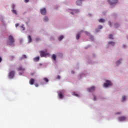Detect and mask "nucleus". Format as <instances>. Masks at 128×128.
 <instances>
[{
    "label": "nucleus",
    "mask_w": 128,
    "mask_h": 128,
    "mask_svg": "<svg viewBox=\"0 0 128 128\" xmlns=\"http://www.w3.org/2000/svg\"><path fill=\"white\" fill-rule=\"evenodd\" d=\"M84 32V30H82L79 32H78L76 34V40H80V34Z\"/></svg>",
    "instance_id": "nucleus-10"
},
{
    "label": "nucleus",
    "mask_w": 128,
    "mask_h": 128,
    "mask_svg": "<svg viewBox=\"0 0 128 128\" xmlns=\"http://www.w3.org/2000/svg\"><path fill=\"white\" fill-rule=\"evenodd\" d=\"M2 57H0V62H2Z\"/></svg>",
    "instance_id": "nucleus-52"
},
{
    "label": "nucleus",
    "mask_w": 128,
    "mask_h": 128,
    "mask_svg": "<svg viewBox=\"0 0 128 128\" xmlns=\"http://www.w3.org/2000/svg\"><path fill=\"white\" fill-rule=\"evenodd\" d=\"M90 16H92V14H89Z\"/></svg>",
    "instance_id": "nucleus-57"
},
{
    "label": "nucleus",
    "mask_w": 128,
    "mask_h": 128,
    "mask_svg": "<svg viewBox=\"0 0 128 128\" xmlns=\"http://www.w3.org/2000/svg\"><path fill=\"white\" fill-rule=\"evenodd\" d=\"M108 38L110 40H112V34H110Z\"/></svg>",
    "instance_id": "nucleus-33"
},
{
    "label": "nucleus",
    "mask_w": 128,
    "mask_h": 128,
    "mask_svg": "<svg viewBox=\"0 0 128 128\" xmlns=\"http://www.w3.org/2000/svg\"><path fill=\"white\" fill-rule=\"evenodd\" d=\"M15 26H16V28H18V26H20V24H16Z\"/></svg>",
    "instance_id": "nucleus-48"
},
{
    "label": "nucleus",
    "mask_w": 128,
    "mask_h": 128,
    "mask_svg": "<svg viewBox=\"0 0 128 128\" xmlns=\"http://www.w3.org/2000/svg\"><path fill=\"white\" fill-rule=\"evenodd\" d=\"M100 29H99L98 28H97L96 29V32H100Z\"/></svg>",
    "instance_id": "nucleus-40"
},
{
    "label": "nucleus",
    "mask_w": 128,
    "mask_h": 128,
    "mask_svg": "<svg viewBox=\"0 0 128 128\" xmlns=\"http://www.w3.org/2000/svg\"><path fill=\"white\" fill-rule=\"evenodd\" d=\"M28 43L32 42V36H30V35L28 36Z\"/></svg>",
    "instance_id": "nucleus-21"
},
{
    "label": "nucleus",
    "mask_w": 128,
    "mask_h": 128,
    "mask_svg": "<svg viewBox=\"0 0 128 128\" xmlns=\"http://www.w3.org/2000/svg\"><path fill=\"white\" fill-rule=\"evenodd\" d=\"M87 90L89 92H94V90H96V86H92L90 87V88H88Z\"/></svg>",
    "instance_id": "nucleus-11"
},
{
    "label": "nucleus",
    "mask_w": 128,
    "mask_h": 128,
    "mask_svg": "<svg viewBox=\"0 0 128 128\" xmlns=\"http://www.w3.org/2000/svg\"><path fill=\"white\" fill-rule=\"evenodd\" d=\"M122 46H123L124 48H126V44H124L122 45Z\"/></svg>",
    "instance_id": "nucleus-46"
},
{
    "label": "nucleus",
    "mask_w": 128,
    "mask_h": 128,
    "mask_svg": "<svg viewBox=\"0 0 128 128\" xmlns=\"http://www.w3.org/2000/svg\"><path fill=\"white\" fill-rule=\"evenodd\" d=\"M112 83L110 80H105V82L103 84V88H108L110 86H112Z\"/></svg>",
    "instance_id": "nucleus-2"
},
{
    "label": "nucleus",
    "mask_w": 128,
    "mask_h": 128,
    "mask_svg": "<svg viewBox=\"0 0 128 128\" xmlns=\"http://www.w3.org/2000/svg\"><path fill=\"white\" fill-rule=\"evenodd\" d=\"M72 96H77V98H80V96L76 94V92H72Z\"/></svg>",
    "instance_id": "nucleus-28"
},
{
    "label": "nucleus",
    "mask_w": 128,
    "mask_h": 128,
    "mask_svg": "<svg viewBox=\"0 0 128 128\" xmlns=\"http://www.w3.org/2000/svg\"><path fill=\"white\" fill-rule=\"evenodd\" d=\"M22 56H23V58H28V56L26 54H22Z\"/></svg>",
    "instance_id": "nucleus-37"
},
{
    "label": "nucleus",
    "mask_w": 128,
    "mask_h": 128,
    "mask_svg": "<svg viewBox=\"0 0 128 128\" xmlns=\"http://www.w3.org/2000/svg\"><path fill=\"white\" fill-rule=\"evenodd\" d=\"M57 78H58V80H60V76H58Z\"/></svg>",
    "instance_id": "nucleus-47"
},
{
    "label": "nucleus",
    "mask_w": 128,
    "mask_h": 128,
    "mask_svg": "<svg viewBox=\"0 0 128 128\" xmlns=\"http://www.w3.org/2000/svg\"><path fill=\"white\" fill-rule=\"evenodd\" d=\"M64 35H62V36H58V40L59 42H62V40L64 39Z\"/></svg>",
    "instance_id": "nucleus-20"
},
{
    "label": "nucleus",
    "mask_w": 128,
    "mask_h": 128,
    "mask_svg": "<svg viewBox=\"0 0 128 128\" xmlns=\"http://www.w3.org/2000/svg\"><path fill=\"white\" fill-rule=\"evenodd\" d=\"M98 28L100 29V30H102V25H99V26H98Z\"/></svg>",
    "instance_id": "nucleus-38"
},
{
    "label": "nucleus",
    "mask_w": 128,
    "mask_h": 128,
    "mask_svg": "<svg viewBox=\"0 0 128 128\" xmlns=\"http://www.w3.org/2000/svg\"><path fill=\"white\" fill-rule=\"evenodd\" d=\"M84 74H81L80 75V78H82V75H83Z\"/></svg>",
    "instance_id": "nucleus-55"
},
{
    "label": "nucleus",
    "mask_w": 128,
    "mask_h": 128,
    "mask_svg": "<svg viewBox=\"0 0 128 128\" xmlns=\"http://www.w3.org/2000/svg\"><path fill=\"white\" fill-rule=\"evenodd\" d=\"M58 94V98L60 100H62L64 98V90H62L57 92Z\"/></svg>",
    "instance_id": "nucleus-5"
},
{
    "label": "nucleus",
    "mask_w": 128,
    "mask_h": 128,
    "mask_svg": "<svg viewBox=\"0 0 128 128\" xmlns=\"http://www.w3.org/2000/svg\"><path fill=\"white\" fill-rule=\"evenodd\" d=\"M11 12L13 13L14 14H18V12H16V10H12Z\"/></svg>",
    "instance_id": "nucleus-25"
},
{
    "label": "nucleus",
    "mask_w": 128,
    "mask_h": 128,
    "mask_svg": "<svg viewBox=\"0 0 128 128\" xmlns=\"http://www.w3.org/2000/svg\"><path fill=\"white\" fill-rule=\"evenodd\" d=\"M34 84V79H31L30 80V84Z\"/></svg>",
    "instance_id": "nucleus-24"
},
{
    "label": "nucleus",
    "mask_w": 128,
    "mask_h": 128,
    "mask_svg": "<svg viewBox=\"0 0 128 128\" xmlns=\"http://www.w3.org/2000/svg\"><path fill=\"white\" fill-rule=\"evenodd\" d=\"M34 62H38L40 60V56H36L33 58Z\"/></svg>",
    "instance_id": "nucleus-19"
},
{
    "label": "nucleus",
    "mask_w": 128,
    "mask_h": 128,
    "mask_svg": "<svg viewBox=\"0 0 128 128\" xmlns=\"http://www.w3.org/2000/svg\"><path fill=\"white\" fill-rule=\"evenodd\" d=\"M50 40L51 42H54V37L52 36H51L50 38Z\"/></svg>",
    "instance_id": "nucleus-31"
},
{
    "label": "nucleus",
    "mask_w": 128,
    "mask_h": 128,
    "mask_svg": "<svg viewBox=\"0 0 128 128\" xmlns=\"http://www.w3.org/2000/svg\"><path fill=\"white\" fill-rule=\"evenodd\" d=\"M16 41L12 35L9 36L8 40L6 42L7 46H16Z\"/></svg>",
    "instance_id": "nucleus-1"
},
{
    "label": "nucleus",
    "mask_w": 128,
    "mask_h": 128,
    "mask_svg": "<svg viewBox=\"0 0 128 128\" xmlns=\"http://www.w3.org/2000/svg\"><path fill=\"white\" fill-rule=\"evenodd\" d=\"M11 8H12V10H14V8H16V4H12L11 5Z\"/></svg>",
    "instance_id": "nucleus-30"
},
{
    "label": "nucleus",
    "mask_w": 128,
    "mask_h": 128,
    "mask_svg": "<svg viewBox=\"0 0 128 128\" xmlns=\"http://www.w3.org/2000/svg\"><path fill=\"white\" fill-rule=\"evenodd\" d=\"M122 58H120V60L116 62V65L117 66H118L120 64H122Z\"/></svg>",
    "instance_id": "nucleus-15"
},
{
    "label": "nucleus",
    "mask_w": 128,
    "mask_h": 128,
    "mask_svg": "<svg viewBox=\"0 0 128 128\" xmlns=\"http://www.w3.org/2000/svg\"><path fill=\"white\" fill-rule=\"evenodd\" d=\"M10 60H14V56H10Z\"/></svg>",
    "instance_id": "nucleus-43"
},
{
    "label": "nucleus",
    "mask_w": 128,
    "mask_h": 128,
    "mask_svg": "<svg viewBox=\"0 0 128 128\" xmlns=\"http://www.w3.org/2000/svg\"><path fill=\"white\" fill-rule=\"evenodd\" d=\"M88 64H92L94 63L92 62V61L90 60L88 61Z\"/></svg>",
    "instance_id": "nucleus-39"
},
{
    "label": "nucleus",
    "mask_w": 128,
    "mask_h": 128,
    "mask_svg": "<svg viewBox=\"0 0 128 128\" xmlns=\"http://www.w3.org/2000/svg\"><path fill=\"white\" fill-rule=\"evenodd\" d=\"M108 26H110L112 27V22L110 21H108Z\"/></svg>",
    "instance_id": "nucleus-36"
},
{
    "label": "nucleus",
    "mask_w": 128,
    "mask_h": 128,
    "mask_svg": "<svg viewBox=\"0 0 128 128\" xmlns=\"http://www.w3.org/2000/svg\"><path fill=\"white\" fill-rule=\"evenodd\" d=\"M22 42H24V40L22 39H20V44H22Z\"/></svg>",
    "instance_id": "nucleus-42"
},
{
    "label": "nucleus",
    "mask_w": 128,
    "mask_h": 128,
    "mask_svg": "<svg viewBox=\"0 0 128 128\" xmlns=\"http://www.w3.org/2000/svg\"><path fill=\"white\" fill-rule=\"evenodd\" d=\"M82 4V1H80V0H77L76 1V4H77V6H80Z\"/></svg>",
    "instance_id": "nucleus-17"
},
{
    "label": "nucleus",
    "mask_w": 128,
    "mask_h": 128,
    "mask_svg": "<svg viewBox=\"0 0 128 128\" xmlns=\"http://www.w3.org/2000/svg\"><path fill=\"white\" fill-rule=\"evenodd\" d=\"M0 20H1V22H4V17L3 16H0Z\"/></svg>",
    "instance_id": "nucleus-35"
},
{
    "label": "nucleus",
    "mask_w": 128,
    "mask_h": 128,
    "mask_svg": "<svg viewBox=\"0 0 128 128\" xmlns=\"http://www.w3.org/2000/svg\"><path fill=\"white\" fill-rule=\"evenodd\" d=\"M48 20H49V18L48 16H44L43 18V21L44 22H48Z\"/></svg>",
    "instance_id": "nucleus-16"
},
{
    "label": "nucleus",
    "mask_w": 128,
    "mask_h": 128,
    "mask_svg": "<svg viewBox=\"0 0 128 128\" xmlns=\"http://www.w3.org/2000/svg\"><path fill=\"white\" fill-rule=\"evenodd\" d=\"M118 2V0H112V6H116V4H117V3Z\"/></svg>",
    "instance_id": "nucleus-22"
},
{
    "label": "nucleus",
    "mask_w": 128,
    "mask_h": 128,
    "mask_svg": "<svg viewBox=\"0 0 128 128\" xmlns=\"http://www.w3.org/2000/svg\"><path fill=\"white\" fill-rule=\"evenodd\" d=\"M112 46V41H110L108 42L107 46H106V48H110Z\"/></svg>",
    "instance_id": "nucleus-14"
},
{
    "label": "nucleus",
    "mask_w": 128,
    "mask_h": 128,
    "mask_svg": "<svg viewBox=\"0 0 128 128\" xmlns=\"http://www.w3.org/2000/svg\"><path fill=\"white\" fill-rule=\"evenodd\" d=\"M44 82H48V79L46 78H44Z\"/></svg>",
    "instance_id": "nucleus-32"
},
{
    "label": "nucleus",
    "mask_w": 128,
    "mask_h": 128,
    "mask_svg": "<svg viewBox=\"0 0 128 128\" xmlns=\"http://www.w3.org/2000/svg\"><path fill=\"white\" fill-rule=\"evenodd\" d=\"M24 58V57L22 56L21 57H20L19 58L20 60H22V59Z\"/></svg>",
    "instance_id": "nucleus-44"
},
{
    "label": "nucleus",
    "mask_w": 128,
    "mask_h": 128,
    "mask_svg": "<svg viewBox=\"0 0 128 128\" xmlns=\"http://www.w3.org/2000/svg\"><path fill=\"white\" fill-rule=\"evenodd\" d=\"M112 44H114V42H112Z\"/></svg>",
    "instance_id": "nucleus-56"
},
{
    "label": "nucleus",
    "mask_w": 128,
    "mask_h": 128,
    "mask_svg": "<svg viewBox=\"0 0 128 128\" xmlns=\"http://www.w3.org/2000/svg\"><path fill=\"white\" fill-rule=\"evenodd\" d=\"M34 86H36V88H38V84H35Z\"/></svg>",
    "instance_id": "nucleus-49"
},
{
    "label": "nucleus",
    "mask_w": 128,
    "mask_h": 128,
    "mask_svg": "<svg viewBox=\"0 0 128 128\" xmlns=\"http://www.w3.org/2000/svg\"><path fill=\"white\" fill-rule=\"evenodd\" d=\"M30 0H24L25 2H28Z\"/></svg>",
    "instance_id": "nucleus-50"
},
{
    "label": "nucleus",
    "mask_w": 128,
    "mask_h": 128,
    "mask_svg": "<svg viewBox=\"0 0 128 128\" xmlns=\"http://www.w3.org/2000/svg\"><path fill=\"white\" fill-rule=\"evenodd\" d=\"M40 54L41 58H46L47 56H50V54L49 53H46L43 50L40 51Z\"/></svg>",
    "instance_id": "nucleus-4"
},
{
    "label": "nucleus",
    "mask_w": 128,
    "mask_h": 128,
    "mask_svg": "<svg viewBox=\"0 0 128 128\" xmlns=\"http://www.w3.org/2000/svg\"><path fill=\"white\" fill-rule=\"evenodd\" d=\"M108 2L110 6H112V0H108Z\"/></svg>",
    "instance_id": "nucleus-27"
},
{
    "label": "nucleus",
    "mask_w": 128,
    "mask_h": 128,
    "mask_svg": "<svg viewBox=\"0 0 128 128\" xmlns=\"http://www.w3.org/2000/svg\"><path fill=\"white\" fill-rule=\"evenodd\" d=\"M118 122H126V117L122 116L118 118Z\"/></svg>",
    "instance_id": "nucleus-9"
},
{
    "label": "nucleus",
    "mask_w": 128,
    "mask_h": 128,
    "mask_svg": "<svg viewBox=\"0 0 128 128\" xmlns=\"http://www.w3.org/2000/svg\"><path fill=\"white\" fill-rule=\"evenodd\" d=\"M93 96H94V98H93V100H96V96L94 95H93Z\"/></svg>",
    "instance_id": "nucleus-41"
},
{
    "label": "nucleus",
    "mask_w": 128,
    "mask_h": 128,
    "mask_svg": "<svg viewBox=\"0 0 128 128\" xmlns=\"http://www.w3.org/2000/svg\"><path fill=\"white\" fill-rule=\"evenodd\" d=\"M36 42H40V38H36Z\"/></svg>",
    "instance_id": "nucleus-34"
},
{
    "label": "nucleus",
    "mask_w": 128,
    "mask_h": 128,
    "mask_svg": "<svg viewBox=\"0 0 128 128\" xmlns=\"http://www.w3.org/2000/svg\"><path fill=\"white\" fill-rule=\"evenodd\" d=\"M20 28H22V30H25V28H24V24H21V26H20Z\"/></svg>",
    "instance_id": "nucleus-29"
},
{
    "label": "nucleus",
    "mask_w": 128,
    "mask_h": 128,
    "mask_svg": "<svg viewBox=\"0 0 128 128\" xmlns=\"http://www.w3.org/2000/svg\"><path fill=\"white\" fill-rule=\"evenodd\" d=\"M72 74H74V71L72 70Z\"/></svg>",
    "instance_id": "nucleus-53"
},
{
    "label": "nucleus",
    "mask_w": 128,
    "mask_h": 128,
    "mask_svg": "<svg viewBox=\"0 0 128 128\" xmlns=\"http://www.w3.org/2000/svg\"><path fill=\"white\" fill-rule=\"evenodd\" d=\"M84 33L86 34L88 36H89V38L91 40H94V36L90 34V33L88 32H85Z\"/></svg>",
    "instance_id": "nucleus-12"
},
{
    "label": "nucleus",
    "mask_w": 128,
    "mask_h": 128,
    "mask_svg": "<svg viewBox=\"0 0 128 128\" xmlns=\"http://www.w3.org/2000/svg\"><path fill=\"white\" fill-rule=\"evenodd\" d=\"M17 70L19 72V75L24 76V72H26V69L24 68H22V66H19V68H17Z\"/></svg>",
    "instance_id": "nucleus-3"
},
{
    "label": "nucleus",
    "mask_w": 128,
    "mask_h": 128,
    "mask_svg": "<svg viewBox=\"0 0 128 128\" xmlns=\"http://www.w3.org/2000/svg\"><path fill=\"white\" fill-rule=\"evenodd\" d=\"M92 58H96V54H92Z\"/></svg>",
    "instance_id": "nucleus-51"
},
{
    "label": "nucleus",
    "mask_w": 128,
    "mask_h": 128,
    "mask_svg": "<svg viewBox=\"0 0 128 128\" xmlns=\"http://www.w3.org/2000/svg\"><path fill=\"white\" fill-rule=\"evenodd\" d=\"M117 114H120V112H118L117 113Z\"/></svg>",
    "instance_id": "nucleus-54"
},
{
    "label": "nucleus",
    "mask_w": 128,
    "mask_h": 128,
    "mask_svg": "<svg viewBox=\"0 0 128 128\" xmlns=\"http://www.w3.org/2000/svg\"><path fill=\"white\" fill-rule=\"evenodd\" d=\"M99 22H106V20L104 18H100L98 20Z\"/></svg>",
    "instance_id": "nucleus-26"
},
{
    "label": "nucleus",
    "mask_w": 128,
    "mask_h": 128,
    "mask_svg": "<svg viewBox=\"0 0 128 128\" xmlns=\"http://www.w3.org/2000/svg\"><path fill=\"white\" fill-rule=\"evenodd\" d=\"M52 60L56 62V55L53 54L52 56Z\"/></svg>",
    "instance_id": "nucleus-18"
},
{
    "label": "nucleus",
    "mask_w": 128,
    "mask_h": 128,
    "mask_svg": "<svg viewBox=\"0 0 128 128\" xmlns=\"http://www.w3.org/2000/svg\"><path fill=\"white\" fill-rule=\"evenodd\" d=\"M113 18H116V14H113Z\"/></svg>",
    "instance_id": "nucleus-45"
},
{
    "label": "nucleus",
    "mask_w": 128,
    "mask_h": 128,
    "mask_svg": "<svg viewBox=\"0 0 128 128\" xmlns=\"http://www.w3.org/2000/svg\"><path fill=\"white\" fill-rule=\"evenodd\" d=\"M78 12H80V10L78 9H77V10L73 9L72 10L71 12H70V14H72V16H74L76 14H78Z\"/></svg>",
    "instance_id": "nucleus-8"
},
{
    "label": "nucleus",
    "mask_w": 128,
    "mask_h": 128,
    "mask_svg": "<svg viewBox=\"0 0 128 128\" xmlns=\"http://www.w3.org/2000/svg\"><path fill=\"white\" fill-rule=\"evenodd\" d=\"M120 102H126V95L122 96Z\"/></svg>",
    "instance_id": "nucleus-13"
},
{
    "label": "nucleus",
    "mask_w": 128,
    "mask_h": 128,
    "mask_svg": "<svg viewBox=\"0 0 128 128\" xmlns=\"http://www.w3.org/2000/svg\"><path fill=\"white\" fill-rule=\"evenodd\" d=\"M40 12L42 16H46V8H41L40 9Z\"/></svg>",
    "instance_id": "nucleus-7"
},
{
    "label": "nucleus",
    "mask_w": 128,
    "mask_h": 128,
    "mask_svg": "<svg viewBox=\"0 0 128 128\" xmlns=\"http://www.w3.org/2000/svg\"><path fill=\"white\" fill-rule=\"evenodd\" d=\"M120 24H118V22H116L114 24V28H120Z\"/></svg>",
    "instance_id": "nucleus-23"
},
{
    "label": "nucleus",
    "mask_w": 128,
    "mask_h": 128,
    "mask_svg": "<svg viewBox=\"0 0 128 128\" xmlns=\"http://www.w3.org/2000/svg\"><path fill=\"white\" fill-rule=\"evenodd\" d=\"M14 74H16V72L14 71H11L8 75V78L10 80H12L14 78Z\"/></svg>",
    "instance_id": "nucleus-6"
}]
</instances>
